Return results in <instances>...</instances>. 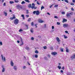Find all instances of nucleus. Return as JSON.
Here are the masks:
<instances>
[{
	"label": "nucleus",
	"instance_id": "1",
	"mask_svg": "<svg viewBox=\"0 0 75 75\" xmlns=\"http://www.w3.org/2000/svg\"><path fill=\"white\" fill-rule=\"evenodd\" d=\"M33 13L34 14H35L36 13V15H37V16L39 15L40 13V11H39L38 10L36 11H34Z\"/></svg>",
	"mask_w": 75,
	"mask_h": 75
},
{
	"label": "nucleus",
	"instance_id": "2",
	"mask_svg": "<svg viewBox=\"0 0 75 75\" xmlns=\"http://www.w3.org/2000/svg\"><path fill=\"white\" fill-rule=\"evenodd\" d=\"M18 22H19L18 20L17 19H16L14 20V24L16 25H17V24H18Z\"/></svg>",
	"mask_w": 75,
	"mask_h": 75
},
{
	"label": "nucleus",
	"instance_id": "3",
	"mask_svg": "<svg viewBox=\"0 0 75 75\" xmlns=\"http://www.w3.org/2000/svg\"><path fill=\"white\" fill-rule=\"evenodd\" d=\"M73 14V12H71L70 13H67L66 15V16L67 17H69V16H70V15H72Z\"/></svg>",
	"mask_w": 75,
	"mask_h": 75
},
{
	"label": "nucleus",
	"instance_id": "4",
	"mask_svg": "<svg viewBox=\"0 0 75 75\" xmlns=\"http://www.w3.org/2000/svg\"><path fill=\"white\" fill-rule=\"evenodd\" d=\"M1 67L3 68L2 72H4V71H5V68L4 67V66L2 65Z\"/></svg>",
	"mask_w": 75,
	"mask_h": 75
},
{
	"label": "nucleus",
	"instance_id": "5",
	"mask_svg": "<svg viewBox=\"0 0 75 75\" xmlns=\"http://www.w3.org/2000/svg\"><path fill=\"white\" fill-rule=\"evenodd\" d=\"M68 26V24H64L63 25V27H64V28L65 27H67Z\"/></svg>",
	"mask_w": 75,
	"mask_h": 75
},
{
	"label": "nucleus",
	"instance_id": "6",
	"mask_svg": "<svg viewBox=\"0 0 75 75\" xmlns=\"http://www.w3.org/2000/svg\"><path fill=\"white\" fill-rule=\"evenodd\" d=\"M10 64L11 66H12V67H13V66H14V63L13 62V61H11Z\"/></svg>",
	"mask_w": 75,
	"mask_h": 75
},
{
	"label": "nucleus",
	"instance_id": "7",
	"mask_svg": "<svg viewBox=\"0 0 75 75\" xmlns=\"http://www.w3.org/2000/svg\"><path fill=\"white\" fill-rule=\"evenodd\" d=\"M52 55H55L57 54V53L56 52H53L52 53Z\"/></svg>",
	"mask_w": 75,
	"mask_h": 75
},
{
	"label": "nucleus",
	"instance_id": "8",
	"mask_svg": "<svg viewBox=\"0 0 75 75\" xmlns=\"http://www.w3.org/2000/svg\"><path fill=\"white\" fill-rule=\"evenodd\" d=\"M38 21L39 23H44V21L41 19H39Z\"/></svg>",
	"mask_w": 75,
	"mask_h": 75
},
{
	"label": "nucleus",
	"instance_id": "9",
	"mask_svg": "<svg viewBox=\"0 0 75 75\" xmlns=\"http://www.w3.org/2000/svg\"><path fill=\"white\" fill-rule=\"evenodd\" d=\"M34 29L33 28H31L30 31L31 33H34Z\"/></svg>",
	"mask_w": 75,
	"mask_h": 75
},
{
	"label": "nucleus",
	"instance_id": "10",
	"mask_svg": "<svg viewBox=\"0 0 75 75\" xmlns=\"http://www.w3.org/2000/svg\"><path fill=\"white\" fill-rule=\"evenodd\" d=\"M1 56L2 57V60L3 61H4H4L5 62V61H6V58H5V57H4L3 58V55H1Z\"/></svg>",
	"mask_w": 75,
	"mask_h": 75
},
{
	"label": "nucleus",
	"instance_id": "11",
	"mask_svg": "<svg viewBox=\"0 0 75 75\" xmlns=\"http://www.w3.org/2000/svg\"><path fill=\"white\" fill-rule=\"evenodd\" d=\"M13 69L15 70V71H17V66H15L13 67Z\"/></svg>",
	"mask_w": 75,
	"mask_h": 75
},
{
	"label": "nucleus",
	"instance_id": "12",
	"mask_svg": "<svg viewBox=\"0 0 75 75\" xmlns=\"http://www.w3.org/2000/svg\"><path fill=\"white\" fill-rule=\"evenodd\" d=\"M56 40L58 42H60V40L59 39V38H58V37H57Z\"/></svg>",
	"mask_w": 75,
	"mask_h": 75
},
{
	"label": "nucleus",
	"instance_id": "13",
	"mask_svg": "<svg viewBox=\"0 0 75 75\" xmlns=\"http://www.w3.org/2000/svg\"><path fill=\"white\" fill-rule=\"evenodd\" d=\"M9 3L10 4H14V2L13 1H11L9 2Z\"/></svg>",
	"mask_w": 75,
	"mask_h": 75
},
{
	"label": "nucleus",
	"instance_id": "14",
	"mask_svg": "<svg viewBox=\"0 0 75 75\" xmlns=\"http://www.w3.org/2000/svg\"><path fill=\"white\" fill-rule=\"evenodd\" d=\"M66 21H67V20L64 18L63 20V23H64V22H66Z\"/></svg>",
	"mask_w": 75,
	"mask_h": 75
},
{
	"label": "nucleus",
	"instance_id": "15",
	"mask_svg": "<svg viewBox=\"0 0 75 75\" xmlns=\"http://www.w3.org/2000/svg\"><path fill=\"white\" fill-rule=\"evenodd\" d=\"M26 3L25 2V1H22V2L21 3V4H25Z\"/></svg>",
	"mask_w": 75,
	"mask_h": 75
},
{
	"label": "nucleus",
	"instance_id": "16",
	"mask_svg": "<svg viewBox=\"0 0 75 75\" xmlns=\"http://www.w3.org/2000/svg\"><path fill=\"white\" fill-rule=\"evenodd\" d=\"M25 49H26L27 50H29V47L27 46H26L25 47Z\"/></svg>",
	"mask_w": 75,
	"mask_h": 75
},
{
	"label": "nucleus",
	"instance_id": "17",
	"mask_svg": "<svg viewBox=\"0 0 75 75\" xmlns=\"http://www.w3.org/2000/svg\"><path fill=\"white\" fill-rule=\"evenodd\" d=\"M21 16L22 17H23V19L24 20L25 19V18L24 17V15L23 14H22L21 15Z\"/></svg>",
	"mask_w": 75,
	"mask_h": 75
},
{
	"label": "nucleus",
	"instance_id": "18",
	"mask_svg": "<svg viewBox=\"0 0 75 75\" xmlns=\"http://www.w3.org/2000/svg\"><path fill=\"white\" fill-rule=\"evenodd\" d=\"M4 14L5 16H7V13L6 12H4Z\"/></svg>",
	"mask_w": 75,
	"mask_h": 75
},
{
	"label": "nucleus",
	"instance_id": "19",
	"mask_svg": "<svg viewBox=\"0 0 75 75\" xmlns=\"http://www.w3.org/2000/svg\"><path fill=\"white\" fill-rule=\"evenodd\" d=\"M71 58L72 59H75V55H73L71 57Z\"/></svg>",
	"mask_w": 75,
	"mask_h": 75
},
{
	"label": "nucleus",
	"instance_id": "20",
	"mask_svg": "<svg viewBox=\"0 0 75 75\" xmlns=\"http://www.w3.org/2000/svg\"><path fill=\"white\" fill-rule=\"evenodd\" d=\"M22 42V43L19 45L20 46H22V45H23L24 44V43L23 42Z\"/></svg>",
	"mask_w": 75,
	"mask_h": 75
},
{
	"label": "nucleus",
	"instance_id": "21",
	"mask_svg": "<svg viewBox=\"0 0 75 75\" xmlns=\"http://www.w3.org/2000/svg\"><path fill=\"white\" fill-rule=\"evenodd\" d=\"M67 75H71V74L69 72H67L66 74Z\"/></svg>",
	"mask_w": 75,
	"mask_h": 75
},
{
	"label": "nucleus",
	"instance_id": "22",
	"mask_svg": "<svg viewBox=\"0 0 75 75\" xmlns=\"http://www.w3.org/2000/svg\"><path fill=\"white\" fill-rule=\"evenodd\" d=\"M35 52V53L36 54H38V53L39 52L38 51V50H36Z\"/></svg>",
	"mask_w": 75,
	"mask_h": 75
},
{
	"label": "nucleus",
	"instance_id": "23",
	"mask_svg": "<svg viewBox=\"0 0 75 75\" xmlns=\"http://www.w3.org/2000/svg\"><path fill=\"white\" fill-rule=\"evenodd\" d=\"M20 4H18V5H17L16 6V7L18 8H20L19 7H20Z\"/></svg>",
	"mask_w": 75,
	"mask_h": 75
},
{
	"label": "nucleus",
	"instance_id": "24",
	"mask_svg": "<svg viewBox=\"0 0 75 75\" xmlns=\"http://www.w3.org/2000/svg\"><path fill=\"white\" fill-rule=\"evenodd\" d=\"M25 1L27 3H30V1L29 0H25Z\"/></svg>",
	"mask_w": 75,
	"mask_h": 75
},
{
	"label": "nucleus",
	"instance_id": "25",
	"mask_svg": "<svg viewBox=\"0 0 75 75\" xmlns=\"http://www.w3.org/2000/svg\"><path fill=\"white\" fill-rule=\"evenodd\" d=\"M74 3H70V5L71 6H74Z\"/></svg>",
	"mask_w": 75,
	"mask_h": 75
},
{
	"label": "nucleus",
	"instance_id": "26",
	"mask_svg": "<svg viewBox=\"0 0 75 75\" xmlns=\"http://www.w3.org/2000/svg\"><path fill=\"white\" fill-rule=\"evenodd\" d=\"M15 1V3H18V2H19V1H18V0H17V1L16 0H14Z\"/></svg>",
	"mask_w": 75,
	"mask_h": 75
},
{
	"label": "nucleus",
	"instance_id": "27",
	"mask_svg": "<svg viewBox=\"0 0 75 75\" xmlns=\"http://www.w3.org/2000/svg\"><path fill=\"white\" fill-rule=\"evenodd\" d=\"M35 57L36 58H38V55L37 54H35Z\"/></svg>",
	"mask_w": 75,
	"mask_h": 75
},
{
	"label": "nucleus",
	"instance_id": "28",
	"mask_svg": "<svg viewBox=\"0 0 75 75\" xmlns=\"http://www.w3.org/2000/svg\"><path fill=\"white\" fill-rule=\"evenodd\" d=\"M57 68H59V69H61V67L60 66H58Z\"/></svg>",
	"mask_w": 75,
	"mask_h": 75
},
{
	"label": "nucleus",
	"instance_id": "29",
	"mask_svg": "<svg viewBox=\"0 0 75 75\" xmlns=\"http://www.w3.org/2000/svg\"><path fill=\"white\" fill-rule=\"evenodd\" d=\"M54 7H58V5L56 4L54 5Z\"/></svg>",
	"mask_w": 75,
	"mask_h": 75
},
{
	"label": "nucleus",
	"instance_id": "30",
	"mask_svg": "<svg viewBox=\"0 0 75 75\" xmlns=\"http://www.w3.org/2000/svg\"><path fill=\"white\" fill-rule=\"evenodd\" d=\"M28 7L30 8H31V7H32L31 4H30L29 6H28Z\"/></svg>",
	"mask_w": 75,
	"mask_h": 75
},
{
	"label": "nucleus",
	"instance_id": "31",
	"mask_svg": "<svg viewBox=\"0 0 75 75\" xmlns=\"http://www.w3.org/2000/svg\"><path fill=\"white\" fill-rule=\"evenodd\" d=\"M43 8H44V6H42L41 7V10H42L43 9Z\"/></svg>",
	"mask_w": 75,
	"mask_h": 75
},
{
	"label": "nucleus",
	"instance_id": "32",
	"mask_svg": "<svg viewBox=\"0 0 75 75\" xmlns=\"http://www.w3.org/2000/svg\"><path fill=\"white\" fill-rule=\"evenodd\" d=\"M20 40L21 42H23V39H22V38L21 37L20 38Z\"/></svg>",
	"mask_w": 75,
	"mask_h": 75
},
{
	"label": "nucleus",
	"instance_id": "33",
	"mask_svg": "<svg viewBox=\"0 0 75 75\" xmlns=\"http://www.w3.org/2000/svg\"><path fill=\"white\" fill-rule=\"evenodd\" d=\"M50 50H53V49H54V48H53V47H50Z\"/></svg>",
	"mask_w": 75,
	"mask_h": 75
},
{
	"label": "nucleus",
	"instance_id": "34",
	"mask_svg": "<svg viewBox=\"0 0 75 75\" xmlns=\"http://www.w3.org/2000/svg\"><path fill=\"white\" fill-rule=\"evenodd\" d=\"M66 52H68V51H69V50H68V49L66 48Z\"/></svg>",
	"mask_w": 75,
	"mask_h": 75
},
{
	"label": "nucleus",
	"instance_id": "35",
	"mask_svg": "<svg viewBox=\"0 0 75 75\" xmlns=\"http://www.w3.org/2000/svg\"><path fill=\"white\" fill-rule=\"evenodd\" d=\"M31 20V18H29L28 20V21H30Z\"/></svg>",
	"mask_w": 75,
	"mask_h": 75
},
{
	"label": "nucleus",
	"instance_id": "36",
	"mask_svg": "<svg viewBox=\"0 0 75 75\" xmlns=\"http://www.w3.org/2000/svg\"><path fill=\"white\" fill-rule=\"evenodd\" d=\"M44 50H45L47 49V46H44L43 47Z\"/></svg>",
	"mask_w": 75,
	"mask_h": 75
},
{
	"label": "nucleus",
	"instance_id": "37",
	"mask_svg": "<svg viewBox=\"0 0 75 75\" xmlns=\"http://www.w3.org/2000/svg\"><path fill=\"white\" fill-rule=\"evenodd\" d=\"M64 1L66 3H69L68 1V0H65Z\"/></svg>",
	"mask_w": 75,
	"mask_h": 75
},
{
	"label": "nucleus",
	"instance_id": "38",
	"mask_svg": "<svg viewBox=\"0 0 75 75\" xmlns=\"http://www.w3.org/2000/svg\"><path fill=\"white\" fill-rule=\"evenodd\" d=\"M60 50L62 52H64V49H63L61 48Z\"/></svg>",
	"mask_w": 75,
	"mask_h": 75
},
{
	"label": "nucleus",
	"instance_id": "39",
	"mask_svg": "<svg viewBox=\"0 0 75 75\" xmlns=\"http://www.w3.org/2000/svg\"><path fill=\"white\" fill-rule=\"evenodd\" d=\"M64 38H68V37L66 36L65 35H64Z\"/></svg>",
	"mask_w": 75,
	"mask_h": 75
},
{
	"label": "nucleus",
	"instance_id": "40",
	"mask_svg": "<svg viewBox=\"0 0 75 75\" xmlns=\"http://www.w3.org/2000/svg\"><path fill=\"white\" fill-rule=\"evenodd\" d=\"M19 8L21 9H22V6L21 5H20Z\"/></svg>",
	"mask_w": 75,
	"mask_h": 75
},
{
	"label": "nucleus",
	"instance_id": "41",
	"mask_svg": "<svg viewBox=\"0 0 75 75\" xmlns=\"http://www.w3.org/2000/svg\"><path fill=\"white\" fill-rule=\"evenodd\" d=\"M19 32H21V31H23V29H20L19 30Z\"/></svg>",
	"mask_w": 75,
	"mask_h": 75
},
{
	"label": "nucleus",
	"instance_id": "42",
	"mask_svg": "<svg viewBox=\"0 0 75 75\" xmlns=\"http://www.w3.org/2000/svg\"><path fill=\"white\" fill-rule=\"evenodd\" d=\"M0 45H3V43H2V42L1 41L0 42Z\"/></svg>",
	"mask_w": 75,
	"mask_h": 75
},
{
	"label": "nucleus",
	"instance_id": "43",
	"mask_svg": "<svg viewBox=\"0 0 75 75\" xmlns=\"http://www.w3.org/2000/svg\"><path fill=\"white\" fill-rule=\"evenodd\" d=\"M3 5L4 6H6V3L4 2V3Z\"/></svg>",
	"mask_w": 75,
	"mask_h": 75
},
{
	"label": "nucleus",
	"instance_id": "44",
	"mask_svg": "<svg viewBox=\"0 0 75 75\" xmlns=\"http://www.w3.org/2000/svg\"><path fill=\"white\" fill-rule=\"evenodd\" d=\"M44 58H45V59L46 60H48V59L47 58V57H45Z\"/></svg>",
	"mask_w": 75,
	"mask_h": 75
},
{
	"label": "nucleus",
	"instance_id": "45",
	"mask_svg": "<svg viewBox=\"0 0 75 75\" xmlns=\"http://www.w3.org/2000/svg\"><path fill=\"white\" fill-rule=\"evenodd\" d=\"M65 12H62V14H65Z\"/></svg>",
	"mask_w": 75,
	"mask_h": 75
},
{
	"label": "nucleus",
	"instance_id": "46",
	"mask_svg": "<svg viewBox=\"0 0 75 75\" xmlns=\"http://www.w3.org/2000/svg\"><path fill=\"white\" fill-rule=\"evenodd\" d=\"M65 33H66V34H69V33H68V31H65Z\"/></svg>",
	"mask_w": 75,
	"mask_h": 75
},
{
	"label": "nucleus",
	"instance_id": "47",
	"mask_svg": "<svg viewBox=\"0 0 75 75\" xmlns=\"http://www.w3.org/2000/svg\"><path fill=\"white\" fill-rule=\"evenodd\" d=\"M64 69L65 67H63L62 68V69H63V70H64Z\"/></svg>",
	"mask_w": 75,
	"mask_h": 75
},
{
	"label": "nucleus",
	"instance_id": "48",
	"mask_svg": "<svg viewBox=\"0 0 75 75\" xmlns=\"http://www.w3.org/2000/svg\"><path fill=\"white\" fill-rule=\"evenodd\" d=\"M54 18H57V19L58 18V17H57V16H54Z\"/></svg>",
	"mask_w": 75,
	"mask_h": 75
},
{
	"label": "nucleus",
	"instance_id": "49",
	"mask_svg": "<svg viewBox=\"0 0 75 75\" xmlns=\"http://www.w3.org/2000/svg\"><path fill=\"white\" fill-rule=\"evenodd\" d=\"M53 5H54V4H53L51 6H50V8H51V7H52L53 6Z\"/></svg>",
	"mask_w": 75,
	"mask_h": 75
},
{
	"label": "nucleus",
	"instance_id": "50",
	"mask_svg": "<svg viewBox=\"0 0 75 75\" xmlns=\"http://www.w3.org/2000/svg\"><path fill=\"white\" fill-rule=\"evenodd\" d=\"M71 11H74V8H73L72 7L71 8Z\"/></svg>",
	"mask_w": 75,
	"mask_h": 75
},
{
	"label": "nucleus",
	"instance_id": "51",
	"mask_svg": "<svg viewBox=\"0 0 75 75\" xmlns=\"http://www.w3.org/2000/svg\"><path fill=\"white\" fill-rule=\"evenodd\" d=\"M50 56H51L50 55V54H48V55H47V56L49 57V58H51V57H50Z\"/></svg>",
	"mask_w": 75,
	"mask_h": 75
},
{
	"label": "nucleus",
	"instance_id": "52",
	"mask_svg": "<svg viewBox=\"0 0 75 75\" xmlns=\"http://www.w3.org/2000/svg\"><path fill=\"white\" fill-rule=\"evenodd\" d=\"M37 4H38V5H40V3H38V1H37Z\"/></svg>",
	"mask_w": 75,
	"mask_h": 75
},
{
	"label": "nucleus",
	"instance_id": "53",
	"mask_svg": "<svg viewBox=\"0 0 75 75\" xmlns=\"http://www.w3.org/2000/svg\"><path fill=\"white\" fill-rule=\"evenodd\" d=\"M32 9H34V6H32V7H31Z\"/></svg>",
	"mask_w": 75,
	"mask_h": 75
},
{
	"label": "nucleus",
	"instance_id": "54",
	"mask_svg": "<svg viewBox=\"0 0 75 75\" xmlns=\"http://www.w3.org/2000/svg\"><path fill=\"white\" fill-rule=\"evenodd\" d=\"M57 25H59L60 23L59 22H57Z\"/></svg>",
	"mask_w": 75,
	"mask_h": 75
},
{
	"label": "nucleus",
	"instance_id": "55",
	"mask_svg": "<svg viewBox=\"0 0 75 75\" xmlns=\"http://www.w3.org/2000/svg\"><path fill=\"white\" fill-rule=\"evenodd\" d=\"M26 11V14H28V10H27Z\"/></svg>",
	"mask_w": 75,
	"mask_h": 75
},
{
	"label": "nucleus",
	"instance_id": "56",
	"mask_svg": "<svg viewBox=\"0 0 75 75\" xmlns=\"http://www.w3.org/2000/svg\"><path fill=\"white\" fill-rule=\"evenodd\" d=\"M60 72H61V73H63V72H64V71H63L62 70H61L60 71Z\"/></svg>",
	"mask_w": 75,
	"mask_h": 75
},
{
	"label": "nucleus",
	"instance_id": "57",
	"mask_svg": "<svg viewBox=\"0 0 75 75\" xmlns=\"http://www.w3.org/2000/svg\"><path fill=\"white\" fill-rule=\"evenodd\" d=\"M26 16L27 17H29V15H26Z\"/></svg>",
	"mask_w": 75,
	"mask_h": 75
},
{
	"label": "nucleus",
	"instance_id": "58",
	"mask_svg": "<svg viewBox=\"0 0 75 75\" xmlns=\"http://www.w3.org/2000/svg\"><path fill=\"white\" fill-rule=\"evenodd\" d=\"M26 27L27 28V29H28V25H25Z\"/></svg>",
	"mask_w": 75,
	"mask_h": 75
},
{
	"label": "nucleus",
	"instance_id": "59",
	"mask_svg": "<svg viewBox=\"0 0 75 75\" xmlns=\"http://www.w3.org/2000/svg\"><path fill=\"white\" fill-rule=\"evenodd\" d=\"M32 6H35V4L34 3L32 4Z\"/></svg>",
	"mask_w": 75,
	"mask_h": 75
},
{
	"label": "nucleus",
	"instance_id": "60",
	"mask_svg": "<svg viewBox=\"0 0 75 75\" xmlns=\"http://www.w3.org/2000/svg\"><path fill=\"white\" fill-rule=\"evenodd\" d=\"M52 29H54V26H52Z\"/></svg>",
	"mask_w": 75,
	"mask_h": 75
},
{
	"label": "nucleus",
	"instance_id": "61",
	"mask_svg": "<svg viewBox=\"0 0 75 75\" xmlns=\"http://www.w3.org/2000/svg\"><path fill=\"white\" fill-rule=\"evenodd\" d=\"M31 39L32 40H34V38L33 37H32L31 38Z\"/></svg>",
	"mask_w": 75,
	"mask_h": 75
},
{
	"label": "nucleus",
	"instance_id": "62",
	"mask_svg": "<svg viewBox=\"0 0 75 75\" xmlns=\"http://www.w3.org/2000/svg\"><path fill=\"white\" fill-rule=\"evenodd\" d=\"M12 18H13V19H15V18H16V17L15 16H13Z\"/></svg>",
	"mask_w": 75,
	"mask_h": 75
},
{
	"label": "nucleus",
	"instance_id": "63",
	"mask_svg": "<svg viewBox=\"0 0 75 75\" xmlns=\"http://www.w3.org/2000/svg\"><path fill=\"white\" fill-rule=\"evenodd\" d=\"M34 25V23L33 22H32L31 23V25L33 26Z\"/></svg>",
	"mask_w": 75,
	"mask_h": 75
},
{
	"label": "nucleus",
	"instance_id": "64",
	"mask_svg": "<svg viewBox=\"0 0 75 75\" xmlns=\"http://www.w3.org/2000/svg\"><path fill=\"white\" fill-rule=\"evenodd\" d=\"M72 2L73 3H75V0H72Z\"/></svg>",
	"mask_w": 75,
	"mask_h": 75
}]
</instances>
